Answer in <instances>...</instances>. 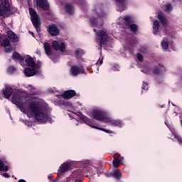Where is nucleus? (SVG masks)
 I'll return each instance as SVG.
<instances>
[{"instance_id": "8fccbe9b", "label": "nucleus", "mask_w": 182, "mask_h": 182, "mask_svg": "<svg viewBox=\"0 0 182 182\" xmlns=\"http://www.w3.org/2000/svg\"><path fill=\"white\" fill-rule=\"evenodd\" d=\"M75 182H83V181H82V180H80V179H76Z\"/></svg>"}, {"instance_id": "9d476101", "label": "nucleus", "mask_w": 182, "mask_h": 182, "mask_svg": "<svg viewBox=\"0 0 182 182\" xmlns=\"http://www.w3.org/2000/svg\"><path fill=\"white\" fill-rule=\"evenodd\" d=\"M71 164L69 162H64L60 165L58 170V176H63L66 171H69L70 170Z\"/></svg>"}, {"instance_id": "f3484780", "label": "nucleus", "mask_w": 182, "mask_h": 182, "mask_svg": "<svg viewBox=\"0 0 182 182\" xmlns=\"http://www.w3.org/2000/svg\"><path fill=\"white\" fill-rule=\"evenodd\" d=\"M12 93H14V90H12V87L9 86L6 87L5 89L3 90V95H4L6 99H9Z\"/></svg>"}, {"instance_id": "79ce46f5", "label": "nucleus", "mask_w": 182, "mask_h": 182, "mask_svg": "<svg viewBox=\"0 0 182 182\" xmlns=\"http://www.w3.org/2000/svg\"><path fill=\"white\" fill-rule=\"evenodd\" d=\"M49 8H50V6L49 5V3L48 1L46 2V15H50V12H49Z\"/></svg>"}, {"instance_id": "39448f33", "label": "nucleus", "mask_w": 182, "mask_h": 182, "mask_svg": "<svg viewBox=\"0 0 182 182\" xmlns=\"http://www.w3.org/2000/svg\"><path fill=\"white\" fill-rule=\"evenodd\" d=\"M29 13L31 16V21L34 28H36L37 32H39L41 31L40 29L41 20H39V16H38V13H36V11H35V9L32 8L29 9Z\"/></svg>"}, {"instance_id": "4468645a", "label": "nucleus", "mask_w": 182, "mask_h": 182, "mask_svg": "<svg viewBox=\"0 0 182 182\" xmlns=\"http://www.w3.org/2000/svg\"><path fill=\"white\" fill-rule=\"evenodd\" d=\"M12 59L14 60H18L21 66H25V64H23V62H25V58H23V56L17 52L13 53Z\"/></svg>"}, {"instance_id": "09e8293b", "label": "nucleus", "mask_w": 182, "mask_h": 182, "mask_svg": "<svg viewBox=\"0 0 182 182\" xmlns=\"http://www.w3.org/2000/svg\"><path fill=\"white\" fill-rule=\"evenodd\" d=\"M18 182H26V181H25V180H23V179H20V180H18Z\"/></svg>"}, {"instance_id": "c9c22d12", "label": "nucleus", "mask_w": 182, "mask_h": 182, "mask_svg": "<svg viewBox=\"0 0 182 182\" xmlns=\"http://www.w3.org/2000/svg\"><path fill=\"white\" fill-rule=\"evenodd\" d=\"M136 57L139 62H143V60H144V56L140 53H136Z\"/></svg>"}, {"instance_id": "a18cd8bd", "label": "nucleus", "mask_w": 182, "mask_h": 182, "mask_svg": "<svg viewBox=\"0 0 182 182\" xmlns=\"http://www.w3.org/2000/svg\"><path fill=\"white\" fill-rule=\"evenodd\" d=\"M97 65H102L103 64V58H102V60H100L97 63Z\"/></svg>"}, {"instance_id": "c03bdc74", "label": "nucleus", "mask_w": 182, "mask_h": 182, "mask_svg": "<svg viewBox=\"0 0 182 182\" xmlns=\"http://www.w3.org/2000/svg\"><path fill=\"white\" fill-rule=\"evenodd\" d=\"M3 177H5V178H9V174L8 173H3Z\"/></svg>"}, {"instance_id": "2eb2a0df", "label": "nucleus", "mask_w": 182, "mask_h": 182, "mask_svg": "<svg viewBox=\"0 0 182 182\" xmlns=\"http://www.w3.org/2000/svg\"><path fill=\"white\" fill-rule=\"evenodd\" d=\"M39 68H26L24 69V75H26V76L27 77H31V76H33L34 75H36V70H38Z\"/></svg>"}, {"instance_id": "cd10ccee", "label": "nucleus", "mask_w": 182, "mask_h": 182, "mask_svg": "<svg viewBox=\"0 0 182 182\" xmlns=\"http://www.w3.org/2000/svg\"><path fill=\"white\" fill-rule=\"evenodd\" d=\"M111 126H114V127H123V122L120 120H114L110 123Z\"/></svg>"}, {"instance_id": "5701e85b", "label": "nucleus", "mask_w": 182, "mask_h": 182, "mask_svg": "<svg viewBox=\"0 0 182 182\" xmlns=\"http://www.w3.org/2000/svg\"><path fill=\"white\" fill-rule=\"evenodd\" d=\"M159 29H160V22L158 20H155L154 21V25H153L154 35H157L159 32Z\"/></svg>"}, {"instance_id": "a211bd4d", "label": "nucleus", "mask_w": 182, "mask_h": 182, "mask_svg": "<svg viewBox=\"0 0 182 182\" xmlns=\"http://www.w3.org/2000/svg\"><path fill=\"white\" fill-rule=\"evenodd\" d=\"M65 12L68 14V15H73L75 14V6L70 4H66L65 5Z\"/></svg>"}, {"instance_id": "58836bf2", "label": "nucleus", "mask_w": 182, "mask_h": 182, "mask_svg": "<svg viewBox=\"0 0 182 182\" xmlns=\"http://www.w3.org/2000/svg\"><path fill=\"white\" fill-rule=\"evenodd\" d=\"M16 70L15 69V67L14 66H9L8 68H7V72L9 73H14V72Z\"/></svg>"}, {"instance_id": "473e14b6", "label": "nucleus", "mask_w": 182, "mask_h": 182, "mask_svg": "<svg viewBox=\"0 0 182 182\" xmlns=\"http://www.w3.org/2000/svg\"><path fill=\"white\" fill-rule=\"evenodd\" d=\"M75 55L76 58H79V56H82V55H83V50L80 49V48H77L75 51Z\"/></svg>"}, {"instance_id": "f704fd0d", "label": "nucleus", "mask_w": 182, "mask_h": 182, "mask_svg": "<svg viewBox=\"0 0 182 182\" xmlns=\"http://www.w3.org/2000/svg\"><path fill=\"white\" fill-rule=\"evenodd\" d=\"M48 180H50L51 182H58L59 181V176L55 178H53V176H48Z\"/></svg>"}, {"instance_id": "412c9836", "label": "nucleus", "mask_w": 182, "mask_h": 182, "mask_svg": "<svg viewBox=\"0 0 182 182\" xmlns=\"http://www.w3.org/2000/svg\"><path fill=\"white\" fill-rule=\"evenodd\" d=\"M36 4L38 8L46 11V0H36Z\"/></svg>"}, {"instance_id": "b1692460", "label": "nucleus", "mask_w": 182, "mask_h": 182, "mask_svg": "<svg viewBox=\"0 0 182 182\" xmlns=\"http://www.w3.org/2000/svg\"><path fill=\"white\" fill-rule=\"evenodd\" d=\"M9 40L6 38V37L0 38V45L1 46H4V48H6V46H9L10 45Z\"/></svg>"}, {"instance_id": "c756f323", "label": "nucleus", "mask_w": 182, "mask_h": 182, "mask_svg": "<svg viewBox=\"0 0 182 182\" xmlns=\"http://www.w3.org/2000/svg\"><path fill=\"white\" fill-rule=\"evenodd\" d=\"M9 170V168L8 166H5V164H4V161L0 160V171H8Z\"/></svg>"}, {"instance_id": "49530a36", "label": "nucleus", "mask_w": 182, "mask_h": 182, "mask_svg": "<svg viewBox=\"0 0 182 182\" xmlns=\"http://www.w3.org/2000/svg\"><path fill=\"white\" fill-rule=\"evenodd\" d=\"M48 93H55V90H53V89H48Z\"/></svg>"}, {"instance_id": "6ab92c4d", "label": "nucleus", "mask_w": 182, "mask_h": 182, "mask_svg": "<svg viewBox=\"0 0 182 182\" xmlns=\"http://www.w3.org/2000/svg\"><path fill=\"white\" fill-rule=\"evenodd\" d=\"M6 35L10 38V41L13 42V43H16V42H18V36L13 31H7Z\"/></svg>"}, {"instance_id": "3c124183", "label": "nucleus", "mask_w": 182, "mask_h": 182, "mask_svg": "<svg viewBox=\"0 0 182 182\" xmlns=\"http://www.w3.org/2000/svg\"><path fill=\"white\" fill-rule=\"evenodd\" d=\"M29 33H31L33 36L35 35V34L33 33V32H31V31H29Z\"/></svg>"}, {"instance_id": "0eeeda50", "label": "nucleus", "mask_w": 182, "mask_h": 182, "mask_svg": "<svg viewBox=\"0 0 182 182\" xmlns=\"http://www.w3.org/2000/svg\"><path fill=\"white\" fill-rule=\"evenodd\" d=\"M91 117L95 120H98V122H105L106 120V112L100 109H94L92 112Z\"/></svg>"}, {"instance_id": "72a5a7b5", "label": "nucleus", "mask_w": 182, "mask_h": 182, "mask_svg": "<svg viewBox=\"0 0 182 182\" xmlns=\"http://www.w3.org/2000/svg\"><path fill=\"white\" fill-rule=\"evenodd\" d=\"M161 46H162L163 49L166 50V49H168V42H167L166 41H163L161 42Z\"/></svg>"}, {"instance_id": "f257e3e1", "label": "nucleus", "mask_w": 182, "mask_h": 182, "mask_svg": "<svg viewBox=\"0 0 182 182\" xmlns=\"http://www.w3.org/2000/svg\"><path fill=\"white\" fill-rule=\"evenodd\" d=\"M28 96L25 93L20 92H14L11 98V102L14 105L18 106L21 112L26 113L28 117H35L38 122L43 123L46 121V114L43 112V109L41 108L39 104L36 102H31L27 107L25 105V101Z\"/></svg>"}, {"instance_id": "f8f14e48", "label": "nucleus", "mask_w": 182, "mask_h": 182, "mask_svg": "<svg viewBox=\"0 0 182 182\" xmlns=\"http://www.w3.org/2000/svg\"><path fill=\"white\" fill-rule=\"evenodd\" d=\"M48 33L52 36H58L60 33V30H59L56 24L53 23L48 26Z\"/></svg>"}, {"instance_id": "de8ad7c7", "label": "nucleus", "mask_w": 182, "mask_h": 182, "mask_svg": "<svg viewBox=\"0 0 182 182\" xmlns=\"http://www.w3.org/2000/svg\"><path fill=\"white\" fill-rule=\"evenodd\" d=\"M44 50L46 52V42L43 43Z\"/></svg>"}, {"instance_id": "f03ea898", "label": "nucleus", "mask_w": 182, "mask_h": 182, "mask_svg": "<svg viewBox=\"0 0 182 182\" xmlns=\"http://www.w3.org/2000/svg\"><path fill=\"white\" fill-rule=\"evenodd\" d=\"M93 31L96 34V41L99 46L102 48V46L107 45V42H109V34H107V32L103 30H97L96 28H94Z\"/></svg>"}, {"instance_id": "423d86ee", "label": "nucleus", "mask_w": 182, "mask_h": 182, "mask_svg": "<svg viewBox=\"0 0 182 182\" xmlns=\"http://www.w3.org/2000/svg\"><path fill=\"white\" fill-rule=\"evenodd\" d=\"M81 120H82V122H84V123H85V124H87V126H90V127H92V129H97V130H101L102 132L108 133V134H112V133H113L112 131H110L109 129H106L105 128H102V127H96V126H92V124H93V123L92 122V121H90V119H89V117H87L85 115H82Z\"/></svg>"}, {"instance_id": "ea45409f", "label": "nucleus", "mask_w": 182, "mask_h": 182, "mask_svg": "<svg viewBox=\"0 0 182 182\" xmlns=\"http://www.w3.org/2000/svg\"><path fill=\"white\" fill-rule=\"evenodd\" d=\"M141 89L142 90H149V84L144 82L141 86Z\"/></svg>"}, {"instance_id": "aec40b11", "label": "nucleus", "mask_w": 182, "mask_h": 182, "mask_svg": "<svg viewBox=\"0 0 182 182\" xmlns=\"http://www.w3.org/2000/svg\"><path fill=\"white\" fill-rule=\"evenodd\" d=\"M158 18L160 21L161 25H163V26H167V18H166V16L163 14V12L159 13Z\"/></svg>"}, {"instance_id": "4c0bfd02", "label": "nucleus", "mask_w": 182, "mask_h": 182, "mask_svg": "<svg viewBox=\"0 0 182 182\" xmlns=\"http://www.w3.org/2000/svg\"><path fill=\"white\" fill-rule=\"evenodd\" d=\"M46 122L47 123H50V124H52V123H53L54 122L50 115H49L48 114H46Z\"/></svg>"}, {"instance_id": "ddd939ff", "label": "nucleus", "mask_w": 182, "mask_h": 182, "mask_svg": "<svg viewBox=\"0 0 182 182\" xmlns=\"http://www.w3.org/2000/svg\"><path fill=\"white\" fill-rule=\"evenodd\" d=\"M52 46L55 50H60V52H65L66 50V44L65 43H59L56 41H53Z\"/></svg>"}, {"instance_id": "1a4fd4ad", "label": "nucleus", "mask_w": 182, "mask_h": 182, "mask_svg": "<svg viewBox=\"0 0 182 182\" xmlns=\"http://www.w3.org/2000/svg\"><path fill=\"white\" fill-rule=\"evenodd\" d=\"M24 60L26 63V65L32 68V69H39L41 68V65L39 64L35 63L33 58L29 55L24 57Z\"/></svg>"}, {"instance_id": "4be33fe9", "label": "nucleus", "mask_w": 182, "mask_h": 182, "mask_svg": "<svg viewBox=\"0 0 182 182\" xmlns=\"http://www.w3.org/2000/svg\"><path fill=\"white\" fill-rule=\"evenodd\" d=\"M152 72H153L154 75L160 76V75H161V72H163V66L160 64L158 65H156L154 68V70Z\"/></svg>"}, {"instance_id": "9b49d317", "label": "nucleus", "mask_w": 182, "mask_h": 182, "mask_svg": "<svg viewBox=\"0 0 182 182\" xmlns=\"http://www.w3.org/2000/svg\"><path fill=\"white\" fill-rule=\"evenodd\" d=\"M70 72L72 76L75 77L79 76L80 73H82V75H85L86 73V71L84 70V68L80 69V68H79V66L77 65L71 66Z\"/></svg>"}, {"instance_id": "c85d7f7f", "label": "nucleus", "mask_w": 182, "mask_h": 182, "mask_svg": "<svg viewBox=\"0 0 182 182\" xmlns=\"http://www.w3.org/2000/svg\"><path fill=\"white\" fill-rule=\"evenodd\" d=\"M127 28H129L132 32H137L139 31V26L136 23H132L131 25L127 26Z\"/></svg>"}, {"instance_id": "2f4dec72", "label": "nucleus", "mask_w": 182, "mask_h": 182, "mask_svg": "<svg viewBox=\"0 0 182 182\" xmlns=\"http://www.w3.org/2000/svg\"><path fill=\"white\" fill-rule=\"evenodd\" d=\"M112 164L114 168H117L120 166V159H114Z\"/></svg>"}, {"instance_id": "6e6552de", "label": "nucleus", "mask_w": 182, "mask_h": 182, "mask_svg": "<svg viewBox=\"0 0 182 182\" xmlns=\"http://www.w3.org/2000/svg\"><path fill=\"white\" fill-rule=\"evenodd\" d=\"M77 94L75 90H68L64 92L62 95H56L57 97H63V99H72V97H75Z\"/></svg>"}, {"instance_id": "20e7f679", "label": "nucleus", "mask_w": 182, "mask_h": 182, "mask_svg": "<svg viewBox=\"0 0 182 182\" xmlns=\"http://www.w3.org/2000/svg\"><path fill=\"white\" fill-rule=\"evenodd\" d=\"M0 16L3 18H8L9 15L14 14L11 11V6L9 5V1L8 0H0Z\"/></svg>"}, {"instance_id": "bb28decb", "label": "nucleus", "mask_w": 182, "mask_h": 182, "mask_svg": "<svg viewBox=\"0 0 182 182\" xmlns=\"http://www.w3.org/2000/svg\"><path fill=\"white\" fill-rule=\"evenodd\" d=\"M117 1V6H121L119 8V11L121 12H123V11H124V2H126V0H115Z\"/></svg>"}, {"instance_id": "393cba45", "label": "nucleus", "mask_w": 182, "mask_h": 182, "mask_svg": "<svg viewBox=\"0 0 182 182\" xmlns=\"http://www.w3.org/2000/svg\"><path fill=\"white\" fill-rule=\"evenodd\" d=\"M50 46L48 43H46V55L48 56L50 59H52V60H55V55L52 53V50H50Z\"/></svg>"}, {"instance_id": "a19ab883", "label": "nucleus", "mask_w": 182, "mask_h": 182, "mask_svg": "<svg viewBox=\"0 0 182 182\" xmlns=\"http://www.w3.org/2000/svg\"><path fill=\"white\" fill-rule=\"evenodd\" d=\"M58 99L53 100V103L55 105V106H58L59 104V101L61 100L62 97H57Z\"/></svg>"}, {"instance_id": "7c9ffc66", "label": "nucleus", "mask_w": 182, "mask_h": 182, "mask_svg": "<svg viewBox=\"0 0 182 182\" xmlns=\"http://www.w3.org/2000/svg\"><path fill=\"white\" fill-rule=\"evenodd\" d=\"M165 11L170 14L173 11V5L171 3L165 4Z\"/></svg>"}, {"instance_id": "603ef678", "label": "nucleus", "mask_w": 182, "mask_h": 182, "mask_svg": "<svg viewBox=\"0 0 182 182\" xmlns=\"http://www.w3.org/2000/svg\"><path fill=\"white\" fill-rule=\"evenodd\" d=\"M134 42H135L134 40H132V44L134 43Z\"/></svg>"}, {"instance_id": "37998d69", "label": "nucleus", "mask_w": 182, "mask_h": 182, "mask_svg": "<svg viewBox=\"0 0 182 182\" xmlns=\"http://www.w3.org/2000/svg\"><path fill=\"white\" fill-rule=\"evenodd\" d=\"M11 47L9 46H6L5 47V49H4V51L6 52V53H9V52H11Z\"/></svg>"}, {"instance_id": "a878e982", "label": "nucleus", "mask_w": 182, "mask_h": 182, "mask_svg": "<svg viewBox=\"0 0 182 182\" xmlns=\"http://www.w3.org/2000/svg\"><path fill=\"white\" fill-rule=\"evenodd\" d=\"M112 176L114 177V178H116V180H120V178L122 177V172L119 169L115 170Z\"/></svg>"}, {"instance_id": "7ed1b4c3", "label": "nucleus", "mask_w": 182, "mask_h": 182, "mask_svg": "<svg viewBox=\"0 0 182 182\" xmlns=\"http://www.w3.org/2000/svg\"><path fill=\"white\" fill-rule=\"evenodd\" d=\"M98 18H92L90 19V22L91 23V26L92 28H102L103 26V18L106 16V13L105 11L102 9L100 11V14L97 11H96Z\"/></svg>"}, {"instance_id": "e433bc0d", "label": "nucleus", "mask_w": 182, "mask_h": 182, "mask_svg": "<svg viewBox=\"0 0 182 182\" xmlns=\"http://www.w3.org/2000/svg\"><path fill=\"white\" fill-rule=\"evenodd\" d=\"M57 106H59L60 107H62V106H68V103L65 102V100H62L61 98Z\"/></svg>"}, {"instance_id": "dca6fc26", "label": "nucleus", "mask_w": 182, "mask_h": 182, "mask_svg": "<svg viewBox=\"0 0 182 182\" xmlns=\"http://www.w3.org/2000/svg\"><path fill=\"white\" fill-rule=\"evenodd\" d=\"M123 20L125 22V26L128 27L132 23H134V18L130 15H127L123 17Z\"/></svg>"}]
</instances>
